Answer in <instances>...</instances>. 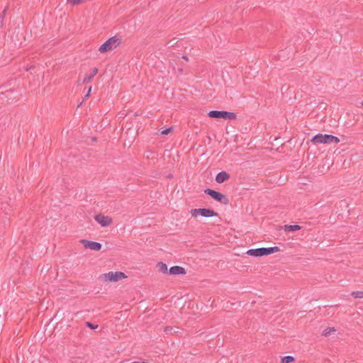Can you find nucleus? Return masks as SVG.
<instances>
[{"label":"nucleus","instance_id":"nucleus-23","mask_svg":"<svg viewBox=\"0 0 363 363\" xmlns=\"http://www.w3.org/2000/svg\"><path fill=\"white\" fill-rule=\"evenodd\" d=\"M182 58H183V59H184V60H187V57H186V56H184H184H182Z\"/></svg>","mask_w":363,"mask_h":363},{"label":"nucleus","instance_id":"nucleus-4","mask_svg":"<svg viewBox=\"0 0 363 363\" xmlns=\"http://www.w3.org/2000/svg\"><path fill=\"white\" fill-rule=\"evenodd\" d=\"M311 142L315 144H332V143H340V139L335 136L328 134H318L315 135L312 139Z\"/></svg>","mask_w":363,"mask_h":363},{"label":"nucleus","instance_id":"nucleus-8","mask_svg":"<svg viewBox=\"0 0 363 363\" xmlns=\"http://www.w3.org/2000/svg\"><path fill=\"white\" fill-rule=\"evenodd\" d=\"M80 242L86 249H89L93 251H99L102 247L101 244L97 242L90 241L87 240H82Z\"/></svg>","mask_w":363,"mask_h":363},{"label":"nucleus","instance_id":"nucleus-24","mask_svg":"<svg viewBox=\"0 0 363 363\" xmlns=\"http://www.w3.org/2000/svg\"><path fill=\"white\" fill-rule=\"evenodd\" d=\"M361 104H362V105L363 106V101H362Z\"/></svg>","mask_w":363,"mask_h":363},{"label":"nucleus","instance_id":"nucleus-15","mask_svg":"<svg viewBox=\"0 0 363 363\" xmlns=\"http://www.w3.org/2000/svg\"><path fill=\"white\" fill-rule=\"evenodd\" d=\"M336 332H337V330H336L335 328H334V327H328V328H325L323 330V335H324V336H330V335L335 334Z\"/></svg>","mask_w":363,"mask_h":363},{"label":"nucleus","instance_id":"nucleus-9","mask_svg":"<svg viewBox=\"0 0 363 363\" xmlns=\"http://www.w3.org/2000/svg\"><path fill=\"white\" fill-rule=\"evenodd\" d=\"M186 274V269L181 266H174L169 269V274L170 275H184Z\"/></svg>","mask_w":363,"mask_h":363},{"label":"nucleus","instance_id":"nucleus-20","mask_svg":"<svg viewBox=\"0 0 363 363\" xmlns=\"http://www.w3.org/2000/svg\"><path fill=\"white\" fill-rule=\"evenodd\" d=\"M86 325L89 328L94 330V329H96L98 328V325H94L93 324L90 323H86Z\"/></svg>","mask_w":363,"mask_h":363},{"label":"nucleus","instance_id":"nucleus-22","mask_svg":"<svg viewBox=\"0 0 363 363\" xmlns=\"http://www.w3.org/2000/svg\"><path fill=\"white\" fill-rule=\"evenodd\" d=\"M172 330V328H169V327H168V328H165V332H166V333H169V332H171V330Z\"/></svg>","mask_w":363,"mask_h":363},{"label":"nucleus","instance_id":"nucleus-7","mask_svg":"<svg viewBox=\"0 0 363 363\" xmlns=\"http://www.w3.org/2000/svg\"><path fill=\"white\" fill-rule=\"evenodd\" d=\"M94 220L97 222L101 227H107L110 226L113 224V220L112 217L109 216H106L102 213H99L94 216Z\"/></svg>","mask_w":363,"mask_h":363},{"label":"nucleus","instance_id":"nucleus-1","mask_svg":"<svg viewBox=\"0 0 363 363\" xmlns=\"http://www.w3.org/2000/svg\"><path fill=\"white\" fill-rule=\"evenodd\" d=\"M126 279L128 276L121 271H109L99 276V279L105 284L116 283Z\"/></svg>","mask_w":363,"mask_h":363},{"label":"nucleus","instance_id":"nucleus-16","mask_svg":"<svg viewBox=\"0 0 363 363\" xmlns=\"http://www.w3.org/2000/svg\"><path fill=\"white\" fill-rule=\"evenodd\" d=\"M295 361L292 356H286L281 359V363H293Z\"/></svg>","mask_w":363,"mask_h":363},{"label":"nucleus","instance_id":"nucleus-13","mask_svg":"<svg viewBox=\"0 0 363 363\" xmlns=\"http://www.w3.org/2000/svg\"><path fill=\"white\" fill-rule=\"evenodd\" d=\"M285 232L299 230L301 227L298 225H285L283 227Z\"/></svg>","mask_w":363,"mask_h":363},{"label":"nucleus","instance_id":"nucleus-2","mask_svg":"<svg viewBox=\"0 0 363 363\" xmlns=\"http://www.w3.org/2000/svg\"><path fill=\"white\" fill-rule=\"evenodd\" d=\"M281 250L277 246L269 247H260L257 249H250L246 252V255L253 257H261L269 256L275 253L280 252Z\"/></svg>","mask_w":363,"mask_h":363},{"label":"nucleus","instance_id":"nucleus-11","mask_svg":"<svg viewBox=\"0 0 363 363\" xmlns=\"http://www.w3.org/2000/svg\"><path fill=\"white\" fill-rule=\"evenodd\" d=\"M206 194H208L209 196H211L212 198H213L215 200L220 201L224 196L218 191H216L214 190L207 189L205 191Z\"/></svg>","mask_w":363,"mask_h":363},{"label":"nucleus","instance_id":"nucleus-18","mask_svg":"<svg viewBox=\"0 0 363 363\" xmlns=\"http://www.w3.org/2000/svg\"><path fill=\"white\" fill-rule=\"evenodd\" d=\"M72 4H78L84 1V0H67Z\"/></svg>","mask_w":363,"mask_h":363},{"label":"nucleus","instance_id":"nucleus-3","mask_svg":"<svg viewBox=\"0 0 363 363\" xmlns=\"http://www.w3.org/2000/svg\"><path fill=\"white\" fill-rule=\"evenodd\" d=\"M121 40L122 39L120 36L115 35L111 37L99 47V50L101 53L112 51L120 45Z\"/></svg>","mask_w":363,"mask_h":363},{"label":"nucleus","instance_id":"nucleus-6","mask_svg":"<svg viewBox=\"0 0 363 363\" xmlns=\"http://www.w3.org/2000/svg\"><path fill=\"white\" fill-rule=\"evenodd\" d=\"M208 116L211 118H222L228 121H234L237 118L235 113L225 111H211L208 113Z\"/></svg>","mask_w":363,"mask_h":363},{"label":"nucleus","instance_id":"nucleus-12","mask_svg":"<svg viewBox=\"0 0 363 363\" xmlns=\"http://www.w3.org/2000/svg\"><path fill=\"white\" fill-rule=\"evenodd\" d=\"M229 174L226 172H220L216 177V182H225L229 179Z\"/></svg>","mask_w":363,"mask_h":363},{"label":"nucleus","instance_id":"nucleus-17","mask_svg":"<svg viewBox=\"0 0 363 363\" xmlns=\"http://www.w3.org/2000/svg\"><path fill=\"white\" fill-rule=\"evenodd\" d=\"M352 296L354 298H362L363 291H354L352 293Z\"/></svg>","mask_w":363,"mask_h":363},{"label":"nucleus","instance_id":"nucleus-5","mask_svg":"<svg viewBox=\"0 0 363 363\" xmlns=\"http://www.w3.org/2000/svg\"><path fill=\"white\" fill-rule=\"evenodd\" d=\"M189 213L193 218L198 217L210 218L217 216L218 213L210 208H193L191 209Z\"/></svg>","mask_w":363,"mask_h":363},{"label":"nucleus","instance_id":"nucleus-14","mask_svg":"<svg viewBox=\"0 0 363 363\" xmlns=\"http://www.w3.org/2000/svg\"><path fill=\"white\" fill-rule=\"evenodd\" d=\"M97 72H98V69L94 68L89 75L86 76L84 78L82 83H88V82H91V79H93V77L97 74Z\"/></svg>","mask_w":363,"mask_h":363},{"label":"nucleus","instance_id":"nucleus-10","mask_svg":"<svg viewBox=\"0 0 363 363\" xmlns=\"http://www.w3.org/2000/svg\"><path fill=\"white\" fill-rule=\"evenodd\" d=\"M155 267L159 272L163 274H169L168 267L163 262H158L156 264Z\"/></svg>","mask_w":363,"mask_h":363},{"label":"nucleus","instance_id":"nucleus-21","mask_svg":"<svg viewBox=\"0 0 363 363\" xmlns=\"http://www.w3.org/2000/svg\"><path fill=\"white\" fill-rule=\"evenodd\" d=\"M91 87L90 86V87L89 88V90H88V91H87L86 94L85 95V98H87V97H89V95H90V92H91Z\"/></svg>","mask_w":363,"mask_h":363},{"label":"nucleus","instance_id":"nucleus-19","mask_svg":"<svg viewBox=\"0 0 363 363\" xmlns=\"http://www.w3.org/2000/svg\"><path fill=\"white\" fill-rule=\"evenodd\" d=\"M171 130H172L171 128H166V129L163 130L161 133H162V135H167L170 133Z\"/></svg>","mask_w":363,"mask_h":363}]
</instances>
